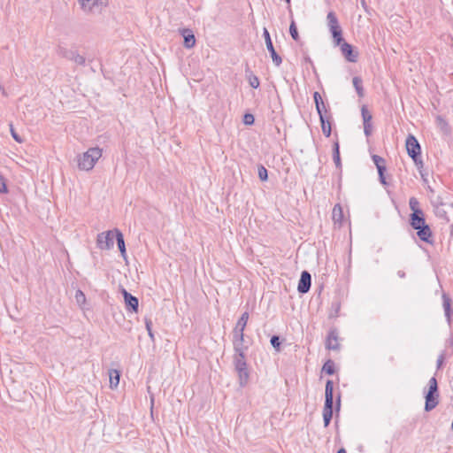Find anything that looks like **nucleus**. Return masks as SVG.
I'll return each mask as SVG.
<instances>
[{"mask_svg":"<svg viewBox=\"0 0 453 453\" xmlns=\"http://www.w3.org/2000/svg\"><path fill=\"white\" fill-rule=\"evenodd\" d=\"M102 157V150L98 147L90 148L78 158V167L81 170L93 169L96 161Z\"/></svg>","mask_w":453,"mask_h":453,"instance_id":"1","label":"nucleus"},{"mask_svg":"<svg viewBox=\"0 0 453 453\" xmlns=\"http://www.w3.org/2000/svg\"><path fill=\"white\" fill-rule=\"evenodd\" d=\"M333 405H334V383L328 380L326 383L325 390V404L323 408V420L324 426L327 427L333 417Z\"/></svg>","mask_w":453,"mask_h":453,"instance_id":"2","label":"nucleus"},{"mask_svg":"<svg viewBox=\"0 0 453 453\" xmlns=\"http://www.w3.org/2000/svg\"><path fill=\"white\" fill-rule=\"evenodd\" d=\"M410 209L412 213L410 216V224L413 229H418L427 225L424 217L423 211L419 208V202L416 197H411L409 200Z\"/></svg>","mask_w":453,"mask_h":453,"instance_id":"3","label":"nucleus"},{"mask_svg":"<svg viewBox=\"0 0 453 453\" xmlns=\"http://www.w3.org/2000/svg\"><path fill=\"white\" fill-rule=\"evenodd\" d=\"M327 27L332 35L334 45H340L343 42L342 29L339 24L334 12H329L326 16Z\"/></svg>","mask_w":453,"mask_h":453,"instance_id":"4","label":"nucleus"},{"mask_svg":"<svg viewBox=\"0 0 453 453\" xmlns=\"http://www.w3.org/2000/svg\"><path fill=\"white\" fill-rule=\"evenodd\" d=\"M234 365L238 373L239 383L242 387H244L248 383L250 377L246 357H234Z\"/></svg>","mask_w":453,"mask_h":453,"instance_id":"5","label":"nucleus"},{"mask_svg":"<svg viewBox=\"0 0 453 453\" xmlns=\"http://www.w3.org/2000/svg\"><path fill=\"white\" fill-rule=\"evenodd\" d=\"M114 230H109L106 232H103L98 234L96 238V246L100 250H110L113 247L114 242Z\"/></svg>","mask_w":453,"mask_h":453,"instance_id":"6","label":"nucleus"},{"mask_svg":"<svg viewBox=\"0 0 453 453\" xmlns=\"http://www.w3.org/2000/svg\"><path fill=\"white\" fill-rule=\"evenodd\" d=\"M234 357H246L248 347L244 345V334L233 333Z\"/></svg>","mask_w":453,"mask_h":453,"instance_id":"7","label":"nucleus"},{"mask_svg":"<svg viewBox=\"0 0 453 453\" xmlns=\"http://www.w3.org/2000/svg\"><path fill=\"white\" fill-rule=\"evenodd\" d=\"M405 146L407 153L412 158V160H416V157H418V156H420L421 148L414 135L409 134L407 136Z\"/></svg>","mask_w":453,"mask_h":453,"instance_id":"8","label":"nucleus"},{"mask_svg":"<svg viewBox=\"0 0 453 453\" xmlns=\"http://www.w3.org/2000/svg\"><path fill=\"white\" fill-rule=\"evenodd\" d=\"M263 35H264V38H265V41L266 49L270 52V55H271L272 59H273V62L274 63V65L276 66H280L281 65V63H282V59L278 55V53L276 52V50H275V49L273 47V44L270 34H269L267 28H265V27L263 30Z\"/></svg>","mask_w":453,"mask_h":453,"instance_id":"9","label":"nucleus"},{"mask_svg":"<svg viewBox=\"0 0 453 453\" xmlns=\"http://www.w3.org/2000/svg\"><path fill=\"white\" fill-rule=\"evenodd\" d=\"M341 48V52L345 59L351 63H356L358 59V51L354 50L353 46L349 42H343L339 45Z\"/></svg>","mask_w":453,"mask_h":453,"instance_id":"10","label":"nucleus"},{"mask_svg":"<svg viewBox=\"0 0 453 453\" xmlns=\"http://www.w3.org/2000/svg\"><path fill=\"white\" fill-rule=\"evenodd\" d=\"M311 285V276L309 272L303 271L298 282L297 290L301 294L309 292Z\"/></svg>","mask_w":453,"mask_h":453,"instance_id":"11","label":"nucleus"},{"mask_svg":"<svg viewBox=\"0 0 453 453\" xmlns=\"http://www.w3.org/2000/svg\"><path fill=\"white\" fill-rule=\"evenodd\" d=\"M121 293L123 295L127 309L130 311L137 312L139 306L138 298L131 295L125 288H122Z\"/></svg>","mask_w":453,"mask_h":453,"instance_id":"12","label":"nucleus"},{"mask_svg":"<svg viewBox=\"0 0 453 453\" xmlns=\"http://www.w3.org/2000/svg\"><path fill=\"white\" fill-rule=\"evenodd\" d=\"M180 34L183 36L184 39V47L186 49H192L196 45V37L193 31L189 28H181L180 29Z\"/></svg>","mask_w":453,"mask_h":453,"instance_id":"13","label":"nucleus"},{"mask_svg":"<svg viewBox=\"0 0 453 453\" xmlns=\"http://www.w3.org/2000/svg\"><path fill=\"white\" fill-rule=\"evenodd\" d=\"M326 347L328 349L338 350L340 344L338 342V332L335 328L331 329L326 340Z\"/></svg>","mask_w":453,"mask_h":453,"instance_id":"14","label":"nucleus"},{"mask_svg":"<svg viewBox=\"0 0 453 453\" xmlns=\"http://www.w3.org/2000/svg\"><path fill=\"white\" fill-rule=\"evenodd\" d=\"M416 230L417 235L421 241L427 242L429 244H432L434 242L432 231L428 225L423 226L422 227L418 228Z\"/></svg>","mask_w":453,"mask_h":453,"instance_id":"15","label":"nucleus"},{"mask_svg":"<svg viewBox=\"0 0 453 453\" xmlns=\"http://www.w3.org/2000/svg\"><path fill=\"white\" fill-rule=\"evenodd\" d=\"M313 98H314V102L316 104V109H317L319 116L321 117V115H328L327 114L328 111L326 107V104H325L320 94L318 91L314 92Z\"/></svg>","mask_w":453,"mask_h":453,"instance_id":"16","label":"nucleus"},{"mask_svg":"<svg viewBox=\"0 0 453 453\" xmlns=\"http://www.w3.org/2000/svg\"><path fill=\"white\" fill-rule=\"evenodd\" d=\"M438 397L439 394H434L427 392L426 395V403H425V410L426 411H430L434 410L438 405Z\"/></svg>","mask_w":453,"mask_h":453,"instance_id":"17","label":"nucleus"},{"mask_svg":"<svg viewBox=\"0 0 453 453\" xmlns=\"http://www.w3.org/2000/svg\"><path fill=\"white\" fill-rule=\"evenodd\" d=\"M452 300L447 295L446 293L442 294V305L444 309L445 317L448 320V323L450 324L451 322V314H452V309H451Z\"/></svg>","mask_w":453,"mask_h":453,"instance_id":"18","label":"nucleus"},{"mask_svg":"<svg viewBox=\"0 0 453 453\" xmlns=\"http://www.w3.org/2000/svg\"><path fill=\"white\" fill-rule=\"evenodd\" d=\"M249 320V312L245 311L242 314L240 319H238L233 333L234 334H244L245 327L247 326V322Z\"/></svg>","mask_w":453,"mask_h":453,"instance_id":"19","label":"nucleus"},{"mask_svg":"<svg viewBox=\"0 0 453 453\" xmlns=\"http://www.w3.org/2000/svg\"><path fill=\"white\" fill-rule=\"evenodd\" d=\"M331 118L332 117H331L330 113L328 115H321V117H319V120L321 123V129L326 137H329L332 133V127H331V122H330Z\"/></svg>","mask_w":453,"mask_h":453,"instance_id":"20","label":"nucleus"},{"mask_svg":"<svg viewBox=\"0 0 453 453\" xmlns=\"http://www.w3.org/2000/svg\"><path fill=\"white\" fill-rule=\"evenodd\" d=\"M446 206L449 207L451 205L450 204L442 203H440L439 205H437L434 208V213H435L436 217H438L439 219H441L444 221L449 222V216H448V211L446 210Z\"/></svg>","mask_w":453,"mask_h":453,"instance_id":"21","label":"nucleus"},{"mask_svg":"<svg viewBox=\"0 0 453 453\" xmlns=\"http://www.w3.org/2000/svg\"><path fill=\"white\" fill-rule=\"evenodd\" d=\"M114 232H115V237H116L118 248L121 253V256L124 258H126L127 251H126L124 236H123L122 233L117 228L114 229Z\"/></svg>","mask_w":453,"mask_h":453,"instance_id":"22","label":"nucleus"},{"mask_svg":"<svg viewBox=\"0 0 453 453\" xmlns=\"http://www.w3.org/2000/svg\"><path fill=\"white\" fill-rule=\"evenodd\" d=\"M78 2L84 12L91 13L94 7L97 5L98 0H78Z\"/></svg>","mask_w":453,"mask_h":453,"instance_id":"23","label":"nucleus"},{"mask_svg":"<svg viewBox=\"0 0 453 453\" xmlns=\"http://www.w3.org/2000/svg\"><path fill=\"white\" fill-rule=\"evenodd\" d=\"M332 218L334 223L341 224L343 219V211L342 206L337 203L334 206L333 212H332Z\"/></svg>","mask_w":453,"mask_h":453,"instance_id":"24","label":"nucleus"},{"mask_svg":"<svg viewBox=\"0 0 453 453\" xmlns=\"http://www.w3.org/2000/svg\"><path fill=\"white\" fill-rule=\"evenodd\" d=\"M109 377H110V387L111 388H115L118 387L119 383V372L115 369H111L109 371Z\"/></svg>","mask_w":453,"mask_h":453,"instance_id":"25","label":"nucleus"},{"mask_svg":"<svg viewBox=\"0 0 453 453\" xmlns=\"http://www.w3.org/2000/svg\"><path fill=\"white\" fill-rule=\"evenodd\" d=\"M333 159L335 166L340 169L342 167L341 157H340V146L339 142H335L333 148Z\"/></svg>","mask_w":453,"mask_h":453,"instance_id":"26","label":"nucleus"},{"mask_svg":"<svg viewBox=\"0 0 453 453\" xmlns=\"http://www.w3.org/2000/svg\"><path fill=\"white\" fill-rule=\"evenodd\" d=\"M353 86L358 95L359 97H363L365 96V91L363 88L362 79L358 76H355L352 80Z\"/></svg>","mask_w":453,"mask_h":453,"instance_id":"27","label":"nucleus"},{"mask_svg":"<svg viewBox=\"0 0 453 453\" xmlns=\"http://www.w3.org/2000/svg\"><path fill=\"white\" fill-rule=\"evenodd\" d=\"M74 52H75L74 50H68L67 48L63 47V46H58V49H57V54L59 57L67 58L69 60L72 59V58L73 57Z\"/></svg>","mask_w":453,"mask_h":453,"instance_id":"28","label":"nucleus"},{"mask_svg":"<svg viewBox=\"0 0 453 453\" xmlns=\"http://www.w3.org/2000/svg\"><path fill=\"white\" fill-rule=\"evenodd\" d=\"M246 76L250 87L253 88H257L259 87L260 81L257 76L253 74L250 71H246Z\"/></svg>","mask_w":453,"mask_h":453,"instance_id":"29","label":"nucleus"},{"mask_svg":"<svg viewBox=\"0 0 453 453\" xmlns=\"http://www.w3.org/2000/svg\"><path fill=\"white\" fill-rule=\"evenodd\" d=\"M322 372L328 375H333L335 372L334 363L333 360L328 359L322 367Z\"/></svg>","mask_w":453,"mask_h":453,"instance_id":"30","label":"nucleus"},{"mask_svg":"<svg viewBox=\"0 0 453 453\" xmlns=\"http://www.w3.org/2000/svg\"><path fill=\"white\" fill-rule=\"evenodd\" d=\"M289 33H290V35L293 38V40H295L296 42H297L299 40V34L297 31L296 22L293 19V16L291 17V23L289 26Z\"/></svg>","mask_w":453,"mask_h":453,"instance_id":"31","label":"nucleus"},{"mask_svg":"<svg viewBox=\"0 0 453 453\" xmlns=\"http://www.w3.org/2000/svg\"><path fill=\"white\" fill-rule=\"evenodd\" d=\"M361 114L363 118V123L372 122V116L370 111L367 110L365 105H363L361 108Z\"/></svg>","mask_w":453,"mask_h":453,"instance_id":"32","label":"nucleus"},{"mask_svg":"<svg viewBox=\"0 0 453 453\" xmlns=\"http://www.w3.org/2000/svg\"><path fill=\"white\" fill-rule=\"evenodd\" d=\"M257 173H258V178L260 179V180H262V181L267 180L268 172H267V169L264 165H258Z\"/></svg>","mask_w":453,"mask_h":453,"instance_id":"33","label":"nucleus"},{"mask_svg":"<svg viewBox=\"0 0 453 453\" xmlns=\"http://www.w3.org/2000/svg\"><path fill=\"white\" fill-rule=\"evenodd\" d=\"M428 385H429L428 392L434 393V394H438V384H437V380L434 377H433L429 380Z\"/></svg>","mask_w":453,"mask_h":453,"instance_id":"34","label":"nucleus"},{"mask_svg":"<svg viewBox=\"0 0 453 453\" xmlns=\"http://www.w3.org/2000/svg\"><path fill=\"white\" fill-rule=\"evenodd\" d=\"M73 62H75L77 65H85V62H86V59L83 56L78 54L76 51L74 52L73 54V57L72 58V59Z\"/></svg>","mask_w":453,"mask_h":453,"instance_id":"35","label":"nucleus"},{"mask_svg":"<svg viewBox=\"0 0 453 453\" xmlns=\"http://www.w3.org/2000/svg\"><path fill=\"white\" fill-rule=\"evenodd\" d=\"M270 342L272 344V346L276 349V350H280V337L278 335H273L272 336L271 340H270Z\"/></svg>","mask_w":453,"mask_h":453,"instance_id":"36","label":"nucleus"},{"mask_svg":"<svg viewBox=\"0 0 453 453\" xmlns=\"http://www.w3.org/2000/svg\"><path fill=\"white\" fill-rule=\"evenodd\" d=\"M448 354L445 350H443L438 357L437 358V369H440L443 363H444V360L445 358L447 357Z\"/></svg>","mask_w":453,"mask_h":453,"instance_id":"37","label":"nucleus"},{"mask_svg":"<svg viewBox=\"0 0 453 453\" xmlns=\"http://www.w3.org/2000/svg\"><path fill=\"white\" fill-rule=\"evenodd\" d=\"M145 326H146V329L148 331L150 338L154 342L155 338H154V334H153L152 328H151L152 322L150 319H147L145 322Z\"/></svg>","mask_w":453,"mask_h":453,"instance_id":"38","label":"nucleus"},{"mask_svg":"<svg viewBox=\"0 0 453 453\" xmlns=\"http://www.w3.org/2000/svg\"><path fill=\"white\" fill-rule=\"evenodd\" d=\"M255 121V118L252 114L250 113H246L244 116H243V122L245 125H252Z\"/></svg>","mask_w":453,"mask_h":453,"instance_id":"39","label":"nucleus"},{"mask_svg":"<svg viewBox=\"0 0 453 453\" xmlns=\"http://www.w3.org/2000/svg\"><path fill=\"white\" fill-rule=\"evenodd\" d=\"M364 124V133L365 136L369 137L372 133V122L363 123Z\"/></svg>","mask_w":453,"mask_h":453,"instance_id":"40","label":"nucleus"},{"mask_svg":"<svg viewBox=\"0 0 453 453\" xmlns=\"http://www.w3.org/2000/svg\"><path fill=\"white\" fill-rule=\"evenodd\" d=\"M413 161H414L417 168L419 170L421 177L423 178L424 174L422 173L421 169L423 168L424 163L421 159V156H418V157H416V160H413Z\"/></svg>","mask_w":453,"mask_h":453,"instance_id":"41","label":"nucleus"},{"mask_svg":"<svg viewBox=\"0 0 453 453\" xmlns=\"http://www.w3.org/2000/svg\"><path fill=\"white\" fill-rule=\"evenodd\" d=\"M10 129H11V134H12V136L13 137V139L18 142H22V139L20 138V136L15 132L14 128H13V126L12 124H10Z\"/></svg>","mask_w":453,"mask_h":453,"instance_id":"42","label":"nucleus"},{"mask_svg":"<svg viewBox=\"0 0 453 453\" xmlns=\"http://www.w3.org/2000/svg\"><path fill=\"white\" fill-rule=\"evenodd\" d=\"M372 161L373 163L375 164L376 166H379L380 165H384L385 163V160L383 157L378 156V155H373L372 156Z\"/></svg>","mask_w":453,"mask_h":453,"instance_id":"43","label":"nucleus"},{"mask_svg":"<svg viewBox=\"0 0 453 453\" xmlns=\"http://www.w3.org/2000/svg\"><path fill=\"white\" fill-rule=\"evenodd\" d=\"M75 299L78 303H82L85 301V295L81 290H77L75 294Z\"/></svg>","mask_w":453,"mask_h":453,"instance_id":"44","label":"nucleus"},{"mask_svg":"<svg viewBox=\"0 0 453 453\" xmlns=\"http://www.w3.org/2000/svg\"><path fill=\"white\" fill-rule=\"evenodd\" d=\"M7 187L4 178H0V193H6Z\"/></svg>","mask_w":453,"mask_h":453,"instance_id":"45","label":"nucleus"},{"mask_svg":"<svg viewBox=\"0 0 453 453\" xmlns=\"http://www.w3.org/2000/svg\"><path fill=\"white\" fill-rule=\"evenodd\" d=\"M379 173V177H382V174H384V172L386 171V167L384 165H380L379 166H376Z\"/></svg>","mask_w":453,"mask_h":453,"instance_id":"46","label":"nucleus"},{"mask_svg":"<svg viewBox=\"0 0 453 453\" xmlns=\"http://www.w3.org/2000/svg\"><path fill=\"white\" fill-rule=\"evenodd\" d=\"M447 344L449 346H453V334L449 336V338L447 341Z\"/></svg>","mask_w":453,"mask_h":453,"instance_id":"47","label":"nucleus"},{"mask_svg":"<svg viewBox=\"0 0 453 453\" xmlns=\"http://www.w3.org/2000/svg\"><path fill=\"white\" fill-rule=\"evenodd\" d=\"M397 275H398L399 278H404L405 277V273L403 270H399L397 272Z\"/></svg>","mask_w":453,"mask_h":453,"instance_id":"48","label":"nucleus"},{"mask_svg":"<svg viewBox=\"0 0 453 453\" xmlns=\"http://www.w3.org/2000/svg\"><path fill=\"white\" fill-rule=\"evenodd\" d=\"M437 120L440 122V123H442L444 126H447V122L443 120V119L440 116L437 117Z\"/></svg>","mask_w":453,"mask_h":453,"instance_id":"49","label":"nucleus"},{"mask_svg":"<svg viewBox=\"0 0 453 453\" xmlns=\"http://www.w3.org/2000/svg\"><path fill=\"white\" fill-rule=\"evenodd\" d=\"M380 182L383 184V185H387V181H386V178L384 176V174H382V177H380Z\"/></svg>","mask_w":453,"mask_h":453,"instance_id":"50","label":"nucleus"},{"mask_svg":"<svg viewBox=\"0 0 453 453\" xmlns=\"http://www.w3.org/2000/svg\"><path fill=\"white\" fill-rule=\"evenodd\" d=\"M286 2L288 4V11H289V13H290V17H292V10H291V6H290V0H286Z\"/></svg>","mask_w":453,"mask_h":453,"instance_id":"51","label":"nucleus"},{"mask_svg":"<svg viewBox=\"0 0 453 453\" xmlns=\"http://www.w3.org/2000/svg\"><path fill=\"white\" fill-rule=\"evenodd\" d=\"M340 408V396H338V400H337V410H339Z\"/></svg>","mask_w":453,"mask_h":453,"instance_id":"52","label":"nucleus"},{"mask_svg":"<svg viewBox=\"0 0 453 453\" xmlns=\"http://www.w3.org/2000/svg\"><path fill=\"white\" fill-rule=\"evenodd\" d=\"M337 453H346V450L344 449H341L338 450Z\"/></svg>","mask_w":453,"mask_h":453,"instance_id":"53","label":"nucleus"}]
</instances>
